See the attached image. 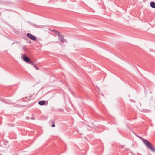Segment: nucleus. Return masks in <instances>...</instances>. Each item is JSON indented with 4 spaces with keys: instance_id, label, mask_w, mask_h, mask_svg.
<instances>
[{
    "instance_id": "f257e3e1",
    "label": "nucleus",
    "mask_w": 155,
    "mask_h": 155,
    "mask_svg": "<svg viewBox=\"0 0 155 155\" xmlns=\"http://www.w3.org/2000/svg\"><path fill=\"white\" fill-rule=\"evenodd\" d=\"M135 135L143 141L144 145L148 149H150L153 152H155V148L153 147L152 145L149 141L137 134H135Z\"/></svg>"
},
{
    "instance_id": "f03ea898",
    "label": "nucleus",
    "mask_w": 155,
    "mask_h": 155,
    "mask_svg": "<svg viewBox=\"0 0 155 155\" xmlns=\"http://www.w3.org/2000/svg\"><path fill=\"white\" fill-rule=\"evenodd\" d=\"M22 58L23 61L26 63L30 64L31 62L30 59L25 54H24L23 55Z\"/></svg>"
},
{
    "instance_id": "7ed1b4c3",
    "label": "nucleus",
    "mask_w": 155,
    "mask_h": 155,
    "mask_svg": "<svg viewBox=\"0 0 155 155\" xmlns=\"http://www.w3.org/2000/svg\"><path fill=\"white\" fill-rule=\"evenodd\" d=\"M26 35L28 37L32 40L35 41L36 39V37L31 33H28Z\"/></svg>"
},
{
    "instance_id": "20e7f679",
    "label": "nucleus",
    "mask_w": 155,
    "mask_h": 155,
    "mask_svg": "<svg viewBox=\"0 0 155 155\" xmlns=\"http://www.w3.org/2000/svg\"><path fill=\"white\" fill-rule=\"evenodd\" d=\"M58 37L59 41H60L61 42L63 43L64 42L65 40L64 39L63 36L61 34H60L59 35H58Z\"/></svg>"
},
{
    "instance_id": "39448f33",
    "label": "nucleus",
    "mask_w": 155,
    "mask_h": 155,
    "mask_svg": "<svg viewBox=\"0 0 155 155\" xmlns=\"http://www.w3.org/2000/svg\"><path fill=\"white\" fill-rule=\"evenodd\" d=\"M51 32H54L55 34L57 35L58 36V35H59L60 34V33L57 31L55 30H51Z\"/></svg>"
},
{
    "instance_id": "423d86ee",
    "label": "nucleus",
    "mask_w": 155,
    "mask_h": 155,
    "mask_svg": "<svg viewBox=\"0 0 155 155\" xmlns=\"http://www.w3.org/2000/svg\"><path fill=\"white\" fill-rule=\"evenodd\" d=\"M45 101H43V100L39 101L38 102V104L40 105H41V106L45 105Z\"/></svg>"
},
{
    "instance_id": "0eeeda50",
    "label": "nucleus",
    "mask_w": 155,
    "mask_h": 155,
    "mask_svg": "<svg viewBox=\"0 0 155 155\" xmlns=\"http://www.w3.org/2000/svg\"><path fill=\"white\" fill-rule=\"evenodd\" d=\"M150 6L153 8H155V3L153 2H151L150 3Z\"/></svg>"
},
{
    "instance_id": "6e6552de",
    "label": "nucleus",
    "mask_w": 155,
    "mask_h": 155,
    "mask_svg": "<svg viewBox=\"0 0 155 155\" xmlns=\"http://www.w3.org/2000/svg\"><path fill=\"white\" fill-rule=\"evenodd\" d=\"M52 124L51 126L52 127H55V125L54 122L53 121H52Z\"/></svg>"
},
{
    "instance_id": "1a4fd4ad",
    "label": "nucleus",
    "mask_w": 155,
    "mask_h": 155,
    "mask_svg": "<svg viewBox=\"0 0 155 155\" xmlns=\"http://www.w3.org/2000/svg\"><path fill=\"white\" fill-rule=\"evenodd\" d=\"M31 65H33L34 68H35L36 66L32 62H31L30 64Z\"/></svg>"
},
{
    "instance_id": "9d476101",
    "label": "nucleus",
    "mask_w": 155,
    "mask_h": 155,
    "mask_svg": "<svg viewBox=\"0 0 155 155\" xmlns=\"http://www.w3.org/2000/svg\"><path fill=\"white\" fill-rule=\"evenodd\" d=\"M35 68H36V69L37 70H39V68L38 67H37V66H36Z\"/></svg>"
},
{
    "instance_id": "9b49d317",
    "label": "nucleus",
    "mask_w": 155,
    "mask_h": 155,
    "mask_svg": "<svg viewBox=\"0 0 155 155\" xmlns=\"http://www.w3.org/2000/svg\"><path fill=\"white\" fill-rule=\"evenodd\" d=\"M26 119H28V120L29 119V117L28 116H27V117H26Z\"/></svg>"
},
{
    "instance_id": "f8f14e48",
    "label": "nucleus",
    "mask_w": 155,
    "mask_h": 155,
    "mask_svg": "<svg viewBox=\"0 0 155 155\" xmlns=\"http://www.w3.org/2000/svg\"><path fill=\"white\" fill-rule=\"evenodd\" d=\"M31 119H32V120H34V117H32L31 118Z\"/></svg>"
}]
</instances>
